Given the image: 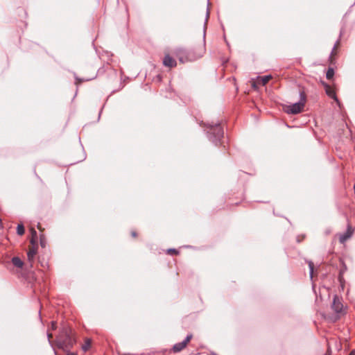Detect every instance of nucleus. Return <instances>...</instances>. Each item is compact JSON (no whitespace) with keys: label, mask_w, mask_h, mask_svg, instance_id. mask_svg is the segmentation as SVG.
I'll return each instance as SVG.
<instances>
[{"label":"nucleus","mask_w":355,"mask_h":355,"mask_svg":"<svg viewBox=\"0 0 355 355\" xmlns=\"http://www.w3.org/2000/svg\"><path fill=\"white\" fill-rule=\"evenodd\" d=\"M204 50L202 48L200 49H177L175 51V55L178 58L179 61L182 63H185L187 62H192L195 61L197 59L201 58L203 55Z\"/></svg>","instance_id":"nucleus-1"},{"label":"nucleus","mask_w":355,"mask_h":355,"mask_svg":"<svg viewBox=\"0 0 355 355\" xmlns=\"http://www.w3.org/2000/svg\"><path fill=\"white\" fill-rule=\"evenodd\" d=\"M209 130H208L209 139L216 146L221 144V139L223 138L224 131L221 125L218 123L215 124H208Z\"/></svg>","instance_id":"nucleus-2"},{"label":"nucleus","mask_w":355,"mask_h":355,"mask_svg":"<svg viewBox=\"0 0 355 355\" xmlns=\"http://www.w3.org/2000/svg\"><path fill=\"white\" fill-rule=\"evenodd\" d=\"M306 101V95L304 91L300 92V101L289 105H286L284 110L288 114H297L302 112L304 110Z\"/></svg>","instance_id":"nucleus-3"},{"label":"nucleus","mask_w":355,"mask_h":355,"mask_svg":"<svg viewBox=\"0 0 355 355\" xmlns=\"http://www.w3.org/2000/svg\"><path fill=\"white\" fill-rule=\"evenodd\" d=\"M331 309L334 310L335 313L338 314L342 313L343 311V304L342 302V298L335 295L333 298Z\"/></svg>","instance_id":"nucleus-4"},{"label":"nucleus","mask_w":355,"mask_h":355,"mask_svg":"<svg viewBox=\"0 0 355 355\" xmlns=\"http://www.w3.org/2000/svg\"><path fill=\"white\" fill-rule=\"evenodd\" d=\"M192 338V334H188L182 342L178 343L173 345V352L175 353L181 352L187 346L188 343L191 341Z\"/></svg>","instance_id":"nucleus-5"},{"label":"nucleus","mask_w":355,"mask_h":355,"mask_svg":"<svg viewBox=\"0 0 355 355\" xmlns=\"http://www.w3.org/2000/svg\"><path fill=\"white\" fill-rule=\"evenodd\" d=\"M322 85L325 89V92L327 95L331 98H333L336 103H338L339 101L336 96L334 89L327 83H323Z\"/></svg>","instance_id":"nucleus-6"},{"label":"nucleus","mask_w":355,"mask_h":355,"mask_svg":"<svg viewBox=\"0 0 355 355\" xmlns=\"http://www.w3.org/2000/svg\"><path fill=\"white\" fill-rule=\"evenodd\" d=\"M271 79H272V76H270V75L259 76L257 78L256 82L254 83L253 87H256L257 84L261 85V86H265Z\"/></svg>","instance_id":"nucleus-7"},{"label":"nucleus","mask_w":355,"mask_h":355,"mask_svg":"<svg viewBox=\"0 0 355 355\" xmlns=\"http://www.w3.org/2000/svg\"><path fill=\"white\" fill-rule=\"evenodd\" d=\"M163 64L165 67L172 68L176 66L177 62L174 58L169 55H166L163 59Z\"/></svg>","instance_id":"nucleus-8"},{"label":"nucleus","mask_w":355,"mask_h":355,"mask_svg":"<svg viewBox=\"0 0 355 355\" xmlns=\"http://www.w3.org/2000/svg\"><path fill=\"white\" fill-rule=\"evenodd\" d=\"M37 254V248L32 246L28 249L27 252L28 261L30 263V266H33V262L34 261L35 257Z\"/></svg>","instance_id":"nucleus-9"},{"label":"nucleus","mask_w":355,"mask_h":355,"mask_svg":"<svg viewBox=\"0 0 355 355\" xmlns=\"http://www.w3.org/2000/svg\"><path fill=\"white\" fill-rule=\"evenodd\" d=\"M12 263L18 268H21L24 266L23 261L18 257H14L11 260Z\"/></svg>","instance_id":"nucleus-10"},{"label":"nucleus","mask_w":355,"mask_h":355,"mask_svg":"<svg viewBox=\"0 0 355 355\" xmlns=\"http://www.w3.org/2000/svg\"><path fill=\"white\" fill-rule=\"evenodd\" d=\"M92 346V340L90 338H86L84 340V343L82 345V349L84 352H87Z\"/></svg>","instance_id":"nucleus-11"},{"label":"nucleus","mask_w":355,"mask_h":355,"mask_svg":"<svg viewBox=\"0 0 355 355\" xmlns=\"http://www.w3.org/2000/svg\"><path fill=\"white\" fill-rule=\"evenodd\" d=\"M339 45H340V40H338L336 42L334 46V48H333V49H332V51L331 52V55H330V58H333L334 56L336 55V54H337V49L338 48Z\"/></svg>","instance_id":"nucleus-12"},{"label":"nucleus","mask_w":355,"mask_h":355,"mask_svg":"<svg viewBox=\"0 0 355 355\" xmlns=\"http://www.w3.org/2000/svg\"><path fill=\"white\" fill-rule=\"evenodd\" d=\"M25 229L22 224H19L17 227V233L18 235L21 236L24 234Z\"/></svg>","instance_id":"nucleus-13"},{"label":"nucleus","mask_w":355,"mask_h":355,"mask_svg":"<svg viewBox=\"0 0 355 355\" xmlns=\"http://www.w3.org/2000/svg\"><path fill=\"white\" fill-rule=\"evenodd\" d=\"M334 75V69L329 68L327 71V73H326V78L328 80H331V78H333Z\"/></svg>","instance_id":"nucleus-14"},{"label":"nucleus","mask_w":355,"mask_h":355,"mask_svg":"<svg viewBox=\"0 0 355 355\" xmlns=\"http://www.w3.org/2000/svg\"><path fill=\"white\" fill-rule=\"evenodd\" d=\"M351 236V234H345V235H343L340 236V241L341 243L344 242L346 239H347L348 238H349Z\"/></svg>","instance_id":"nucleus-15"},{"label":"nucleus","mask_w":355,"mask_h":355,"mask_svg":"<svg viewBox=\"0 0 355 355\" xmlns=\"http://www.w3.org/2000/svg\"><path fill=\"white\" fill-rule=\"evenodd\" d=\"M309 269H310V276H311V278H312L313 277V268H314V266H313V262L310 261L309 263Z\"/></svg>","instance_id":"nucleus-16"},{"label":"nucleus","mask_w":355,"mask_h":355,"mask_svg":"<svg viewBox=\"0 0 355 355\" xmlns=\"http://www.w3.org/2000/svg\"><path fill=\"white\" fill-rule=\"evenodd\" d=\"M168 254L173 255V254H178V251L176 249L171 248L168 250Z\"/></svg>","instance_id":"nucleus-17"},{"label":"nucleus","mask_w":355,"mask_h":355,"mask_svg":"<svg viewBox=\"0 0 355 355\" xmlns=\"http://www.w3.org/2000/svg\"><path fill=\"white\" fill-rule=\"evenodd\" d=\"M58 346L59 348L64 349L66 347L65 343L58 340Z\"/></svg>","instance_id":"nucleus-18"},{"label":"nucleus","mask_w":355,"mask_h":355,"mask_svg":"<svg viewBox=\"0 0 355 355\" xmlns=\"http://www.w3.org/2000/svg\"><path fill=\"white\" fill-rule=\"evenodd\" d=\"M56 322H51V329H55L56 328Z\"/></svg>","instance_id":"nucleus-19"},{"label":"nucleus","mask_w":355,"mask_h":355,"mask_svg":"<svg viewBox=\"0 0 355 355\" xmlns=\"http://www.w3.org/2000/svg\"><path fill=\"white\" fill-rule=\"evenodd\" d=\"M131 234H132V236L133 237H135H135H137V233H136L135 231H132V232H131Z\"/></svg>","instance_id":"nucleus-20"},{"label":"nucleus","mask_w":355,"mask_h":355,"mask_svg":"<svg viewBox=\"0 0 355 355\" xmlns=\"http://www.w3.org/2000/svg\"><path fill=\"white\" fill-rule=\"evenodd\" d=\"M209 16V10L207 9V15H206V20H207V19H208Z\"/></svg>","instance_id":"nucleus-21"},{"label":"nucleus","mask_w":355,"mask_h":355,"mask_svg":"<svg viewBox=\"0 0 355 355\" xmlns=\"http://www.w3.org/2000/svg\"><path fill=\"white\" fill-rule=\"evenodd\" d=\"M40 244H41L42 247H43V248L44 247V241L42 239L40 240Z\"/></svg>","instance_id":"nucleus-22"},{"label":"nucleus","mask_w":355,"mask_h":355,"mask_svg":"<svg viewBox=\"0 0 355 355\" xmlns=\"http://www.w3.org/2000/svg\"><path fill=\"white\" fill-rule=\"evenodd\" d=\"M348 355H355V349H353L352 351H351Z\"/></svg>","instance_id":"nucleus-23"},{"label":"nucleus","mask_w":355,"mask_h":355,"mask_svg":"<svg viewBox=\"0 0 355 355\" xmlns=\"http://www.w3.org/2000/svg\"><path fill=\"white\" fill-rule=\"evenodd\" d=\"M52 337H53L52 334L49 333V334H48V338H49V339H51Z\"/></svg>","instance_id":"nucleus-24"},{"label":"nucleus","mask_w":355,"mask_h":355,"mask_svg":"<svg viewBox=\"0 0 355 355\" xmlns=\"http://www.w3.org/2000/svg\"><path fill=\"white\" fill-rule=\"evenodd\" d=\"M67 355H76L74 353H69Z\"/></svg>","instance_id":"nucleus-25"},{"label":"nucleus","mask_w":355,"mask_h":355,"mask_svg":"<svg viewBox=\"0 0 355 355\" xmlns=\"http://www.w3.org/2000/svg\"><path fill=\"white\" fill-rule=\"evenodd\" d=\"M324 355H329V354H325Z\"/></svg>","instance_id":"nucleus-26"}]
</instances>
